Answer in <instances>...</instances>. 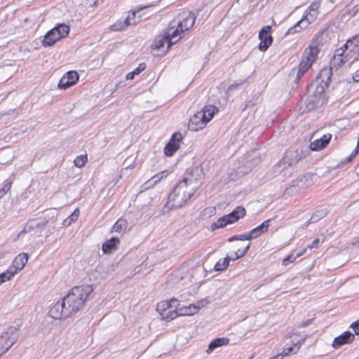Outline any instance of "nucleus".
<instances>
[{"mask_svg": "<svg viewBox=\"0 0 359 359\" xmlns=\"http://www.w3.org/2000/svg\"><path fill=\"white\" fill-rule=\"evenodd\" d=\"M285 355L283 353H278L276 355H273V357H271L269 359H283Z\"/></svg>", "mask_w": 359, "mask_h": 359, "instance_id": "680f3d73", "label": "nucleus"}, {"mask_svg": "<svg viewBox=\"0 0 359 359\" xmlns=\"http://www.w3.org/2000/svg\"><path fill=\"white\" fill-rule=\"evenodd\" d=\"M130 18H125L124 20H117L114 24L111 25L109 27V29L111 31L113 32H120L126 28H127L128 26H130V24L131 22H129Z\"/></svg>", "mask_w": 359, "mask_h": 359, "instance_id": "cd10ccee", "label": "nucleus"}, {"mask_svg": "<svg viewBox=\"0 0 359 359\" xmlns=\"http://www.w3.org/2000/svg\"><path fill=\"white\" fill-rule=\"evenodd\" d=\"M359 153V151L355 149L353 153L346 158V162H351Z\"/></svg>", "mask_w": 359, "mask_h": 359, "instance_id": "4d7b16f0", "label": "nucleus"}, {"mask_svg": "<svg viewBox=\"0 0 359 359\" xmlns=\"http://www.w3.org/2000/svg\"><path fill=\"white\" fill-rule=\"evenodd\" d=\"M311 67V66L309 64L305 63L304 61H301L298 66V70L295 71V73L303 76Z\"/></svg>", "mask_w": 359, "mask_h": 359, "instance_id": "c03bdc74", "label": "nucleus"}, {"mask_svg": "<svg viewBox=\"0 0 359 359\" xmlns=\"http://www.w3.org/2000/svg\"><path fill=\"white\" fill-rule=\"evenodd\" d=\"M327 215V211L326 209L318 210L312 214V215L310 218V222H313L314 223H316L321 219L326 217Z\"/></svg>", "mask_w": 359, "mask_h": 359, "instance_id": "f704fd0d", "label": "nucleus"}, {"mask_svg": "<svg viewBox=\"0 0 359 359\" xmlns=\"http://www.w3.org/2000/svg\"><path fill=\"white\" fill-rule=\"evenodd\" d=\"M204 114L197 112L189 118L188 128L191 131H198L203 129L207 124L204 119Z\"/></svg>", "mask_w": 359, "mask_h": 359, "instance_id": "4468645a", "label": "nucleus"}, {"mask_svg": "<svg viewBox=\"0 0 359 359\" xmlns=\"http://www.w3.org/2000/svg\"><path fill=\"white\" fill-rule=\"evenodd\" d=\"M128 226V222L124 219H118L116 223L114 224L112 231L115 232H121L123 230L126 229Z\"/></svg>", "mask_w": 359, "mask_h": 359, "instance_id": "4c0bfd02", "label": "nucleus"}, {"mask_svg": "<svg viewBox=\"0 0 359 359\" xmlns=\"http://www.w3.org/2000/svg\"><path fill=\"white\" fill-rule=\"evenodd\" d=\"M202 114H204V119L206 123L209 122L213 117V116L218 112V108L214 105H207L203 110L199 111Z\"/></svg>", "mask_w": 359, "mask_h": 359, "instance_id": "bb28decb", "label": "nucleus"}, {"mask_svg": "<svg viewBox=\"0 0 359 359\" xmlns=\"http://www.w3.org/2000/svg\"><path fill=\"white\" fill-rule=\"evenodd\" d=\"M351 327L353 328L355 334L359 335V321L353 322L351 324Z\"/></svg>", "mask_w": 359, "mask_h": 359, "instance_id": "603ef678", "label": "nucleus"}, {"mask_svg": "<svg viewBox=\"0 0 359 359\" xmlns=\"http://www.w3.org/2000/svg\"><path fill=\"white\" fill-rule=\"evenodd\" d=\"M79 76L76 71L67 72L60 80L58 88L66 90L75 85L79 81Z\"/></svg>", "mask_w": 359, "mask_h": 359, "instance_id": "ddd939ff", "label": "nucleus"}, {"mask_svg": "<svg viewBox=\"0 0 359 359\" xmlns=\"http://www.w3.org/2000/svg\"><path fill=\"white\" fill-rule=\"evenodd\" d=\"M163 32L170 40L168 48H170L172 45L177 43L182 39V34H184L179 30L177 27L175 29V26H169L166 29L163 30Z\"/></svg>", "mask_w": 359, "mask_h": 359, "instance_id": "dca6fc26", "label": "nucleus"}, {"mask_svg": "<svg viewBox=\"0 0 359 359\" xmlns=\"http://www.w3.org/2000/svg\"><path fill=\"white\" fill-rule=\"evenodd\" d=\"M271 221V219H268L265 221H264L260 225L257 226V227L252 229L250 232L254 236L253 238H257L259 236H261L262 233L266 232L269 227V224Z\"/></svg>", "mask_w": 359, "mask_h": 359, "instance_id": "393cba45", "label": "nucleus"}, {"mask_svg": "<svg viewBox=\"0 0 359 359\" xmlns=\"http://www.w3.org/2000/svg\"><path fill=\"white\" fill-rule=\"evenodd\" d=\"M13 184V180L8 178L4 182V187L0 189V198H3L4 195L11 189Z\"/></svg>", "mask_w": 359, "mask_h": 359, "instance_id": "ea45409f", "label": "nucleus"}, {"mask_svg": "<svg viewBox=\"0 0 359 359\" xmlns=\"http://www.w3.org/2000/svg\"><path fill=\"white\" fill-rule=\"evenodd\" d=\"M319 49L316 46H309L304 50L301 61H304L305 63L311 66L315 61Z\"/></svg>", "mask_w": 359, "mask_h": 359, "instance_id": "6ab92c4d", "label": "nucleus"}, {"mask_svg": "<svg viewBox=\"0 0 359 359\" xmlns=\"http://www.w3.org/2000/svg\"><path fill=\"white\" fill-rule=\"evenodd\" d=\"M240 84L238 83H235V84H233L231 85L230 87H229V90H233V89H235L237 88V86H238Z\"/></svg>", "mask_w": 359, "mask_h": 359, "instance_id": "338daca9", "label": "nucleus"}, {"mask_svg": "<svg viewBox=\"0 0 359 359\" xmlns=\"http://www.w3.org/2000/svg\"><path fill=\"white\" fill-rule=\"evenodd\" d=\"M349 47H351L350 46V44H348L346 45V43L343 46V47H341V48H339L336 50V52L337 53V55L339 56H342V55L344 54V51L346 50H347Z\"/></svg>", "mask_w": 359, "mask_h": 359, "instance_id": "3c124183", "label": "nucleus"}, {"mask_svg": "<svg viewBox=\"0 0 359 359\" xmlns=\"http://www.w3.org/2000/svg\"><path fill=\"white\" fill-rule=\"evenodd\" d=\"M170 40L165 36V34L162 32L160 34L156 36L154 40L153 44L151 47L154 49L160 50L164 47L165 44H167L166 51L170 48H168V43Z\"/></svg>", "mask_w": 359, "mask_h": 359, "instance_id": "5701e85b", "label": "nucleus"}, {"mask_svg": "<svg viewBox=\"0 0 359 359\" xmlns=\"http://www.w3.org/2000/svg\"><path fill=\"white\" fill-rule=\"evenodd\" d=\"M48 314L52 318L55 320L67 318L71 316L66 306H64L63 300L57 302L51 306Z\"/></svg>", "mask_w": 359, "mask_h": 359, "instance_id": "f8f14e48", "label": "nucleus"}, {"mask_svg": "<svg viewBox=\"0 0 359 359\" xmlns=\"http://www.w3.org/2000/svg\"><path fill=\"white\" fill-rule=\"evenodd\" d=\"M355 339V336L350 331H346L339 336L335 337L332 342V347L339 348L344 344L352 342Z\"/></svg>", "mask_w": 359, "mask_h": 359, "instance_id": "f3484780", "label": "nucleus"}, {"mask_svg": "<svg viewBox=\"0 0 359 359\" xmlns=\"http://www.w3.org/2000/svg\"><path fill=\"white\" fill-rule=\"evenodd\" d=\"M69 32V26L65 24H60L46 34L41 42L42 46L43 47L51 46L61 39L67 36Z\"/></svg>", "mask_w": 359, "mask_h": 359, "instance_id": "20e7f679", "label": "nucleus"}, {"mask_svg": "<svg viewBox=\"0 0 359 359\" xmlns=\"http://www.w3.org/2000/svg\"><path fill=\"white\" fill-rule=\"evenodd\" d=\"M316 177L315 173L308 172L304 175L298 177L293 180L291 185L285 189V193L293 195L299 191H304L313 184V178Z\"/></svg>", "mask_w": 359, "mask_h": 359, "instance_id": "423d86ee", "label": "nucleus"}, {"mask_svg": "<svg viewBox=\"0 0 359 359\" xmlns=\"http://www.w3.org/2000/svg\"><path fill=\"white\" fill-rule=\"evenodd\" d=\"M332 138L330 133L325 134L319 139L314 140L310 144V149L311 151H320L326 147Z\"/></svg>", "mask_w": 359, "mask_h": 359, "instance_id": "aec40b11", "label": "nucleus"}, {"mask_svg": "<svg viewBox=\"0 0 359 359\" xmlns=\"http://www.w3.org/2000/svg\"><path fill=\"white\" fill-rule=\"evenodd\" d=\"M146 64L144 62L140 63L133 72L128 73L126 76L127 80H132L134 79L135 75H138L146 69Z\"/></svg>", "mask_w": 359, "mask_h": 359, "instance_id": "c9c22d12", "label": "nucleus"}, {"mask_svg": "<svg viewBox=\"0 0 359 359\" xmlns=\"http://www.w3.org/2000/svg\"><path fill=\"white\" fill-rule=\"evenodd\" d=\"M326 101L323 87L316 86L309 92L307 89V94L299 102V111L302 114L308 113L322 107Z\"/></svg>", "mask_w": 359, "mask_h": 359, "instance_id": "7ed1b4c3", "label": "nucleus"}, {"mask_svg": "<svg viewBox=\"0 0 359 359\" xmlns=\"http://www.w3.org/2000/svg\"><path fill=\"white\" fill-rule=\"evenodd\" d=\"M120 244V239L117 237H111L110 239L105 241L102 246V250L104 254L109 255L118 248Z\"/></svg>", "mask_w": 359, "mask_h": 359, "instance_id": "4be33fe9", "label": "nucleus"}, {"mask_svg": "<svg viewBox=\"0 0 359 359\" xmlns=\"http://www.w3.org/2000/svg\"><path fill=\"white\" fill-rule=\"evenodd\" d=\"M350 44L353 48L351 49V52L355 51V48L359 47V34L353 36L346 41V45Z\"/></svg>", "mask_w": 359, "mask_h": 359, "instance_id": "79ce46f5", "label": "nucleus"}, {"mask_svg": "<svg viewBox=\"0 0 359 359\" xmlns=\"http://www.w3.org/2000/svg\"><path fill=\"white\" fill-rule=\"evenodd\" d=\"M80 214V210L79 208H76L74 210V212L67 217L66 218L63 222L62 225L64 226H69L73 222L76 221L79 218Z\"/></svg>", "mask_w": 359, "mask_h": 359, "instance_id": "473e14b6", "label": "nucleus"}, {"mask_svg": "<svg viewBox=\"0 0 359 359\" xmlns=\"http://www.w3.org/2000/svg\"><path fill=\"white\" fill-rule=\"evenodd\" d=\"M311 14H313V12L308 11V10H306L305 12H304V15L302 18L303 20H305L306 21H309V25L313 22V21H310V20H308L309 19L308 16H310Z\"/></svg>", "mask_w": 359, "mask_h": 359, "instance_id": "13d9d810", "label": "nucleus"}, {"mask_svg": "<svg viewBox=\"0 0 359 359\" xmlns=\"http://www.w3.org/2000/svg\"><path fill=\"white\" fill-rule=\"evenodd\" d=\"M103 0H87L89 6H95L102 2Z\"/></svg>", "mask_w": 359, "mask_h": 359, "instance_id": "5fc2aeb1", "label": "nucleus"}, {"mask_svg": "<svg viewBox=\"0 0 359 359\" xmlns=\"http://www.w3.org/2000/svg\"><path fill=\"white\" fill-rule=\"evenodd\" d=\"M319 243H320V239L316 238H315L313 242L311 243V244L310 245H307V248H309V249H312V248H316L318 247V245H319Z\"/></svg>", "mask_w": 359, "mask_h": 359, "instance_id": "864d4df0", "label": "nucleus"}, {"mask_svg": "<svg viewBox=\"0 0 359 359\" xmlns=\"http://www.w3.org/2000/svg\"><path fill=\"white\" fill-rule=\"evenodd\" d=\"M177 299L175 298H172L169 301H162L161 302L158 303L156 306V310L158 311V313L161 312H166L169 309H172L175 307V306H172L171 304V302H177Z\"/></svg>", "mask_w": 359, "mask_h": 359, "instance_id": "7c9ffc66", "label": "nucleus"}, {"mask_svg": "<svg viewBox=\"0 0 359 359\" xmlns=\"http://www.w3.org/2000/svg\"><path fill=\"white\" fill-rule=\"evenodd\" d=\"M272 28L271 26H264L259 32L260 43L258 48L262 52H265L271 46L273 39L271 36Z\"/></svg>", "mask_w": 359, "mask_h": 359, "instance_id": "9d476101", "label": "nucleus"}, {"mask_svg": "<svg viewBox=\"0 0 359 359\" xmlns=\"http://www.w3.org/2000/svg\"><path fill=\"white\" fill-rule=\"evenodd\" d=\"M250 247V243H248L243 250L238 249L236 252H235L236 257L235 258H233V260L238 259L239 258L243 257L246 255V253L248 252Z\"/></svg>", "mask_w": 359, "mask_h": 359, "instance_id": "49530a36", "label": "nucleus"}, {"mask_svg": "<svg viewBox=\"0 0 359 359\" xmlns=\"http://www.w3.org/2000/svg\"><path fill=\"white\" fill-rule=\"evenodd\" d=\"M93 292L92 285H82L73 287L63 299L64 306H66L70 316L76 313L82 309Z\"/></svg>", "mask_w": 359, "mask_h": 359, "instance_id": "f03ea898", "label": "nucleus"}, {"mask_svg": "<svg viewBox=\"0 0 359 359\" xmlns=\"http://www.w3.org/2000/svg\"><path fill=\"white\" fill-rule=\"evenodd\" d=\"M306 249H307V248H304V250H301L299 252H298V253L295 255V257H297H297H301L302 255H303L306 252Z\"/></svg>", "mask_w": 359, "mask_h": 359, "instance_id": "0e129e2a", "label": "nucleus"}, {"mask_svg": "<svg viewBox=\"0 0 359 359\" xmlns=\"http://www.w3.org/2000/svg\"><path fill=\"white\" fill-rule=\"evenodd\" d=\"M353 79L355 82L359 81V69L355 72Z\"/></svg>", "mask_w": 359, "mask_h": 359, "instance_id": "e2e57ef3", "label": "nucleus"}, {"mask_svg": "<svg viewBox=\"0 0 359 359\" xmlns=\"http://www.w3.org/2000/svg\"><path fill=\"white\" fill-rule=\"evenodd\" d=\"M311 223H314L313 222H310V219L309 221H307L306 223H304L302 226V228L303 229H306L309 226V225Z\"/></svg>", "mask_w": 359, "mask_h": 359, "instance_id": "69168bd1", "label": "nucleus"}, {"mask_svg": "<svg viewBox=\"0 0 359 359\" xmlns=\"http://www.w3.org/2000/svg\"><path fill=\"white\" fill-rule=\"evenodd\" d=\"M191 178L184 177L172 188L168 196V201L166 205L169 209L180 208L184 206L196 192V188L191 187V184L193 182L202 184L204 177L202 168H195L191 172Z\"/></svg>", "mask_w": 359, "mask_h": 359, "instance_id": "f257e3e1", "label": "nucleus"}, {"mask_svg": "<svg viewBox=\"0 0 359 359\" xmlns=\"http://www.w3.org/2000/svg\"><path fill=\"white\" fill-rule=\"evenodd\" d=\"M245 209L242 206L236 207L232 212L219 218L211 225L212 230L224 228L228 224L237 222L239 219L245 217Z\"/></svg>", "mask_w": 359, "mask_h": 359, "instance_id": "39448f33", "label": "nucleus"}, {"mask_svg": "<svg viewBox=\"0 0 359 359\" xmlns=\"http://www.w3.org/2000/svg\"><path fill=\"white\" fill-rule=\"evenodd\" d=\"M297 259V257H295L294 255L291 254L288 256H287L283 260V262H282V264L283 266H287L289 264V263H292L294 262Z\"/></svg>", "mask_w": 359, "mask_h": 359, "instance_id": "09e8293b", "label": "nucleus"}, {"mask_svg": "<svg viewBox=\"0 0 359 359\" xmlns=\"http://www.w3.org/2000/svg\"><path fill=\"white\" fill-rule=\"evenodd\" d=\"M319 6L320 4L318 2H312L311 5L308 7L306 10L313 12V14H311L310 16H308L309 20L314 21L316 19L318 15V9L319 8Z\"/></svg>", "mask_w": 359, "mask_h": 359, "instance_id": "e433bc0d", "label": "nucleus"}, {"mask_svg": "<svg viewBox=\"0 0 359 359\" xmlns=\"http://www.w3.org/2000/svg\"><path fill=\"white\" fill-rule=\"evenodd\" d=\"M19 338V330L10 326L0 336V356L8 351Z\"/></svg>", "mask_w": 359, "mask_h": 359, "instance_id": "0eeeda50", "label": "nucleus"}, {"mask_svg": "<svg viewBox=\"0 0 359 359\" xmlns=\"http://www.w3.org/2000/svg\"><path fill=\"white\" fill-rule=\"evenodd\" d=\"M313 321V318H310V319H308L306 320V321H304L302 322L300 325H299V327H306L307 326H309V325H311Z\"/></svg>", "mask_w": 359, "mask_h": 359, "instance_id": "bf43d9fd", "label": "nucleus"}, {"mask_svg": "<svg viewBox=\"0 0 359 359\" xmlns=\"http://www.w3.org/2000/svg\"><path fill=\"white\" fill-rule=\"evenodd\" d=\"M309 25V21H306L302 18L299 20L295 25L291 27L285 33V36L294 34L300 32L304 29H306Z\"/></svg>", "mask_w": 359, "mask_h": 359, "instance_id": "a878e982", "label": "nucleus"}, {"mask_svg": "<svg viewBox=\"0 0 359 359\" xmlns=\"http://www.w3.org/2000/svg\"><path fill=\"white\" fill-rule=\"evenodd\" d=\"M15 274L16 273H14L12 269L9 266L7 271L0 273V276L1 279L4 280V283L6 280H11V278L15 276Z\"/></svg>", "mask_w": 359, "mask_h": 359, "instance_id": "a18cd8bd", "label": "nucleus"}, {"mask_svg": "<svg viewBox=\"0 0 359 359\" xmlns=\"http://www.w3.org/2000/svg\"><path fill=\"white\" fill-rule=\"evenodd\" d=\"M295 71H296V69H292L290 73V77L292 76H294V82L296 85H297L301 79V78L302 77V76L297 74V73H295Z\"/></svg>", "mask_w": 359, "mask_h": 359, "instance_id": "8fccbe9b", "label": "nucleus"}, {"mask_svg": "<svg viewBox=\"0 0 359 359\" xmlns=\"http://www.w3.org/2000/svg\"><path fill=\"white\" fill-rule=\"evenodd\" d=\"M210 304V301L207 298L202 299L201 300L197 301L194 304H191L193 306V309L196 313H197L200 309L204 307L205 306Z\"/></svg>", "mask_w": 359, "mask_h": 359, "instance_id": "a19ab883", "label": "nucleus"}, {"mask_svg": "<svg viewBox=\"0 0 359 359\" xmlns=\"http://www.w3.org/2000/svg\"><path fill=\"white\" fill-rule=\"evenodd\" d=\"M168 171L167 170L161 171V172L154 175L151 178V180L147 182V183L150 182L151 181H153V184H155L158 182H159L161 180H162L163 178L166 177L168 176Z\"/></svg>", "mask_w": 359, "mask_h": 359, "instance_id": "37998d69", "label": "nucleus"}, {"mask_svg": "<svg viewBox=\"0 0 359 359\" xmlns=\"http://www.w3.org/2000/svg\"><path fill=\"white\" fill-rule=\"evenodd\" d=\"M230 341V339L227 337H219L213 339L208 345L206 352L210 353L215 348L227 345Z\"/></svg>", "mask_w": 359, "mask_h": 359, "instance_id": "b1692460", "label": "nucleus"}, {"mask_svg": "<svg viewBox=\"0 0 359 359\" xmlns=\"http://www.w3.org/2000/svg\"><path fill=\"white\" fill-rule=\"evenodd\" d=\"M306 337H305L304 338H303L301 340H299L297 343H294V346H297L296 348V350L294 351V353H297L298 351V350L299 349L300 346L304 344L305 341H306Z\"/></svg>", "mask_w": 359, "mask_h": 359, "instance_id": "6e6d98bb", "label": "nucleus"}, {"mask_svg": "<svg viewBox=\"0 0 359 359\" xmlns=\"http://www.w3.org/2000/svg\"><path fill=\"white\" fill-rule=\"evenodd\" d=\"M160 315L165 320L168 322L180 316L179 310L175 307L169 309L166 312H161Z\"/></svg>", "mask_w": 359, "mask_h": 359, "instance_id": "c756f323", "label": "nucleus"}, {"mask_svg": "<svg viewBox=\"0 0 359 359\" xmlns=\"http://www.w3.org/2000/svg\"><path fill=\"white\" fill-rule=\"evenodd\" d=\"M74 164L77 168H82L87 162V156H79L74 160Z\"/></svg>", "mask_w": 359, "mask_h": 359, "instance_id": "de8ad7c7", "label": "nucleus"}, {"mask_svg": "<svg viewBox=\"0 0 359 359\" xmlns=\"http://www.w3.org/2000/svg\"><path fill=\"white\" fill-rule=\"evenodd\" d=\"M308 154L309 151L302 147H292L286 150L281 161L285 165L292 166L304 159Z\"/></svg>", "mask_w": 359, "mask_h": 359, "instance_id": "6e6552de", "label": "nucleus"}, {"mask_svg": "<svg viewBox=\"0 0 359 359\" xmlns=\"http://www.w3.org/2000/svg\"><path fill=\"white\" fill-rule=\"evenodd\" d=\"M29 256L26 253L19 254L13 261L10 267L12 269L14 273H17L21 271L28 262Z\"/></svg>", "mask_w": 359, "mask_h": 359, "instance_id": "a211bd4d", "label": "nucleus"}, {"mask_svg": "<svg viewBox=\"0 0 359 359\" xmlns=\"http://www.w3.org/2000/svg\"><path fill=\"white\" fill-rule=\"evenodd\" d=\"M180 304H177V305L175 306L176 309H178L180 316H192V315L196 313V311H194L193 306L191 304H190L189 306H181L180 307Z\"/></svg>", "mask_w": 359, "mask_h": 359, "instance_id": "2f4dec72", "label": "nucleus"}, {"mask_svg": "<svg viewBox=\"0 0 359 359\" xmlns=\"http://www.w3.org/2000/svg\"><path fill=\"white\" fill-rule=\"evenodd\" d=\"M332 76V67L331 66L323 67L322 69H320L318 75L316 76V81H313L308 86L309 92L311 91L316 86L323 87V90L325 91V89L329 86Z\"/></svg>", "mask_w": 359, "mask_h": 359, "instance_id": "1a4fd4ad", "label": "nucleus"}, {"mask_svg": "<svg viewBox=\"0 0 359 359\" xmlns=\"http://www.w3.org/2000/svg\"><path fill=\"white\" fill-rule=\"evenodd\" d=\"M357 60H359V47H358L357 55L354 59V61H357Z\"/></svg>", "mask_w": 359, "mask_h": 359, "instance_id": "774afa93", "label": "nucleus"}, {"mask_svg": "<svg viewBox=\"0 0 359 359\" xmlns=\"http://www.w3.org/2000/svg\"><path fill=\"white\" fill-rule=\"evenodd\" d=\"M253 236L251 233L250 231L244 234L238 235V236H233L228 239L229 242H233L235 241H245V240H252L253 238Z\"/></svg>", "mask_w": 359, "mask_h": 359, "instance_id": "58836bf2", "label": "nucleus"}, {"mask_svg": "<svg viewBox=\"0 0 359 359\" xmlns=\"http://www.w3.org/2000/svg\"><path fill=\"white\" fill-rule=\"evenodd\" d=\"M231 259L227 256L224 259H219L215 265L214 269L217 271H222L227 268Z\"/></svg>", "mask_w": 359, "mask_h": 359, "instance_id": "72a5a7b5", "label": "nucleus"}, {"mask_svg": "<svg viewBox=\"0 0 359 359\" xmlns=\"http://www.w3.org/2000/svg\"><path fill=\"white\" fill-rule=\"evenodd\" d=\"M48 222V220L45 219L41 221H39L36 219H29L25 224L23 229L19 233L18 237H20L21 235L24 233L31 232L36 229L43 230Z\"/></svg>", "mask_w": 359, "mask_h": 359, "instance_id": "2eb2a0df", "label": "nucleus"}, {"mask_svg": "<svg viewBox=\"0 0 359 359\" xmlns=\"http://www.w3.org/2000/svg\"><path fill=\"white\" fill-rule=\"evenodd\" d=\"M149 7H151V6L140 7V8H139L136 11H133L132 12H130L126 18H130V21L129 22H131V24H130V25H136V24L139 23L142 20V16L140 14L137 17L136 14L137 13H140L144 9L148 8Z\"/></svg>", "mask_w": 359, "mask_h": 359, "instance_id": "c85d7f7f", "label": "nucleus"}, {"mask_svg": "<svg viewBox=\"0 0 359 359\" xmlns=\"http://www.w3.org/2000/svg\"><path fill=\"white\" fill-rule=\"evenodd\" d=\"M182 138L183 137L180 132H175L172 135L169 142L164 147V154L166 156H172L180 149Z\"/></svg>", "mask_w": 359, "mask_h": 359, "instance_id": "9b49d317", "label": "nucleus"}, {"mask_svg": "<svg viewBox=\"0 0 359 359\" xmlns=\"http://www.w3.org/2000/svg\"><path fill=\"white\" fill-rule=\"evenodd\" d=\"M196 16L194 13H189L188 15L177 22V27L181 32L190 29L195 23Z\"/></svg>", "mask_w": 359, "mask_h": 359, "instance_id": "412c9836", "label": "nucleus"}, {"mask_svg": "<svg viewBox=\"0 0 359 359\" xmlns=\"http://www.w3.org/2000/svg\"><path fill=\"white\" fill-rule=\"evenodd\" d=\"M296 348H297V346H294V347L290 346L287 348V351L284 352L283 354L285 356V355H288L291 353H295L294 351L296 350Z\"/></svg>", "mask_w": 359, "mask_h": 359, "instance_id": "052dcab7", "label": "nucleus"}]
</instances>
